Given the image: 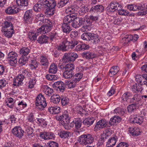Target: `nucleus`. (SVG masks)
Wrapping results in <instances>:
<instances>
[{"label": "nucleus", "mask_w": 147, "mask_h": 147, "mask_svg": "<svg viewBox=\"0 0 147 147\" xmlns=\"http://www.w3.org/2000/svg\"><path fill=\"white\" fill-rule=\"evenodd\" d=\"M145 115L143 114L135 115L131 117L130 121L132 123L141 124L145 121Z\"/></svg>", "instance_id": "obj_5"}, {"label": "nucleus", "mask_w": 147, "mask_h": 147, "mask_svg": "<svg viewBox=\"0 0 147 147\" xmlns=\"http://www.w3.org/2000/svg\"><path fill=\"white\" fill-rule=\"evenodd\" d=\"M121 119L120 117L118 116H115L111 118L109 123L111 125H116L120 122Z\"/></svg>", "instance_id": "obj_31"}, {"label": "nucleus", "mask_w": 147, "mask_h": 147, "mask_svg": "<svg viewBox=\"0 0 147 147\" xmlns=\"http://www.w3.org/2000/svg\"><path fill=\"white\" fill-rule=\"evenodd\" d=\"M82 56L86 59H90L94 58L96 56V55L93 53L89 52L83 53Z\"/></svg>", "instance_id": "obj_41"}, {"label": "nucleus", "mask_w": 147, "mask_h": 147, "mask_svg": "<svg viewBox=\"0 0 147 147\" xmlns=\"http://www.w3.org/2000/svg\"><path fill=\"white\" fill-rule=\"evenodd\" d=\"M66 84L69 89H71L74 88L76 86V84L73 81L72 79L71 81H67L66 82Z\"/></svg>", "instance_id": "obj_60"}, {"label": "nucleus", "mask_w": 147, "mask_h": 147, "mask_svg": "<svg viewBox=\"0 0 147 147\" xmlns=\"http://www.w3.org/2000/svg\"><path fill=\"white\" fill-rule=\"evenodd\" d=\"M13 99L11 98H8L6 102V105L10 108H13Z\"/></svg>", "instance_id": "obj_57"}, {"label": "nucleus", "mask_w": 147, "mask_h": 147, "mask_svg": "<svg viewBox=\"0 0 147 147\" xmlns=\"http://www.w3.org/2000/svg\"><path fill=\"white\" fill-rule=\"evenodd\" d=\"M27 106L26 103L24 100L19 101L17 105L16 106V113H19L20 111L26 107Z\"/></svg>", "instance_id": "obj_18"}, {"label": "nucleus", "mask_w": 147, "mask_h": 147, "mask_svg": "<svg viewBox=\"0 0 147 147\" xmlns=\"http://www.w3.org/2000/svg\"><path fill=\"white\" fill-rule=\"evenodd\" d=\"M113 113L118 115H122L123 114L124 112L121 108L117 107L114 110Z\"/></svg>", "instance_id": "obj_59"}, {"label": "nucleus", "mask_w": 147, "mask_h": 147, "mask_svg": "<svg viewBox=\"0 0 147 147\" xmlns=\"http://www.w3.org/2000/svg\"><path fill=\"white\" fill-rule=\"evenodd\" d=\"M21 74L19 75H22L24 78H29L31 76L30 72L28 69H22L21 71Z\"/></svg>", "instance_id": "obj_37"}, {"label": "nucleus", "mask_w": 147, "mask_h": 147, "mask_svg": "<svg viewBox=\"0 0 147 147\" xmlns=\"http://www.w3.org/2000/svg\"><path fill=\"white\" fill-rule=\"evenodd\" d=\"M144 78V77L143 74V76L141 75H137L136 76L135 79L136 82L140 84H143L142 83V80Z\"/></svg>", "instance_id": "obj_64"}, {"label": "nucleus", "mask_w": 147, "mask_h": 147, "mask_svg": "<svg viewBox=\"0 0 147 147\" xmlns=\"http://www.w3.org/2000/svg\"><path fill=\"white\" fill-rule=\"evenodd\" d=\"M30 51V49L27 47H23L21 49L20 51V53L22 55H27Z\"/></svg>", "instance_id": "obj_53"}, {"label": "nucleus", "mask_w": 147, "mask_h": 147, "mask_svg": "<svg viewBox=\"0 0 147 147\" xmlns=\"http://www.w3.org/2000/svg\"><path fill=\"white\" fill-rule=\"evenodd\" d=\"M129 131L133 136H138L140 134V129L137 127L129 128Z\"/></svg>", "instance_id": "obj_30"}, {"label": "nucleus", "mask_w": 147, "mask_h": 147, "mask_svg": "<svg viewBox=\"0 0 147 147\" xmlns=\"http://www.w3.org/2000/svg\"><path fill=\"white\" fill-rule=\"evenodd\" d=\"M12 132L15 137L21 138L24 135V131L20 126H16L12 129Z\"/></svg>", "instance_id": "obj_9"}, {"label": "nucleus", "mask_w": 147, "mask_h": 147, "mask_svg": "<svg viewBox=\"0 0 147 147\" xmlns=\"http://www.w3.org/2000/svg\"><path fill=\"white\" fill-rule=\"evenodd\" d=\"M51 101L54 103H58L60 100L61 97L58 95H52L51 98Z\"/></svg>", "instance_id": "obj_43"}, {"label": "nucleus", "mask_w": 147, "mask_h": 147, "mask_svg": "<svg viewBox=\"0 0 147 147\" xmlns=\"http://www.w3.org/2000/svg\"><path fill=\"white\" fill-rule=\"evenodd\" d=\"M39 33H38V30H37V33L34 32H30L29 33L28 38L30 40H32L36 39L37 36L38 35Z\"/></svg>", "instance_id": "obj_56"}, {"label": "nucleus", "mask_w": 147, "mask_h": 147, "mask_svg": "<svg viewBox=\"0 0 147 147\" xmlns=\"http://www.w3.org/2000/svg\"><path fill=\"white\" fill-rule=\"evenodd\" d=\"M3 33V34L7 38H11L14 33V30L13 27H11V28L8 29H4L2 30Z\"/></svg>", "instance_id": "obj_25"}, {"label": "nucleus", "mask_w": 147, "mask_h": 147, "mask_svg": "<svg viewBox=\"0 0 147 147\" xmlns=\"http://www.w3.org/2000/svg\"><path fill=\"white\" fill-rule=\"evenodd\" d=\"M36 106L37 109L42 110L46 107L47 104L43 95L40 94L36 98Z\"/></svg>", "instance_id": "obj_1"}, {"label": "nucleus", "mask_w": 147, "mask_h": 147, "mask_svg": "<svg viewBox=\"0 0 147 147\" xmlns=\"http://www.w3.org/2000/svg\"><path fill=\"white\" fill-rule=\"evenodd\" d=\"M38 65V63L35 60L32 61L31 63L29 64V66L32 70L36 68Z\"/></svg>", "instance_id": "obj_58"}, {"label": "nucleus", "mask_w": 147, "mask_h": 147, "mask_svg": "<svg viewBox=\"0 0 147 147\" xmlns=\"http://www.w3.org/2000/svg\"><path fill=\"white\" fill-rule=\"evenodd\" d=\"M57 65L53 63L50 65L49 69V72L50 73L55 74L57 72Z\"/></svg>", "instance_id": "obj_46"}, {"label": "nucleus", "mask_w": 147, "mask_h": 147, "mask_svg": "<svg viewBox=\"0 0 147 147\" xmlns=\"http://www.w3.org/2000/svg\"><path fill=\"white\" fill-rule=\"evenodd\" d=\"M54 87H55L57 88L60 92H63L65 88V86L64 83L62 81H57L54 83L53 84Z\"/></svg>", "instance_id": "obj_20"}, {"label": "nucleus", "mask_w": 147, "mask_h": 147, "mask_svg": "<svg viewBox=\"0 0 147 147\" xmlns=\"http://www.w3.org/2000/svg\"><path fill=\"white\" fill-rule=\"evenodd\" d=\"M83 76V74L81 73H78L73 75L72 80L76 84L81 79Z\"/></svg>", "instance_id": "obj_32"}, {"label": "nucleus", "mask_w": 147, "mask_h": 147, "mask_svg": "<svg viewBox=\"0 0 147 147\" xmlns=\"http://www.w3.org/2000/svg\"><path fill=\"white\" fill-rule=\"evenodd\" d=\"M67 38H65L62 39V43L60 44L58 47V49L63 51H65L68 50L67 46H66V43L67 42Z\"/></svg>", "instance_id": "obj_28"}, {"label": "nucleus", "mask_w": 147, "mask_h": 147, "mask_svg": "<svg viewBox=\"0 0 147 147\" xmlns=\"http://www.w3.org/2000/svg\"><path fill=\"white\" fill-rule=\"evenodd\" d=\"M44 24L47 23L45 26H42L38 29V32L39 34H45L49 32L53 26V23L50 20L45 19L44 21Z\"/></svg>", "instance_id": "obj_2"}, {"label": "nucleus", "mask_w": 147, "mask_h": 147, "mask_svg": "<svg viewBox=\"0 0 147 147\" xmlns=\"http://www.w3.org/2000/svg\"><path fill=\"white\" fill-rule=\"evenodd\" d=\"M111 133V130L110 129H107L104 130L102 134L101 135L100 139L99 140V143L100 142V140L101 141L99 145H100L102 144L104 142V138L106 139L109 136H110Z\"/></svg>", "instance_id": "obj_13"}, {"label": "nucleus", "mask_w": 147, "mask_h": 147, "mask_svg": "<svg viewBox=\"0 0 147 147\" xmlns=\"http://www.w3.org/2000/svg\"><path fill=\"white\" fill-rule=\"evenodd\" d=\"M36 81L35 78H30L29 80L27 86L28 88H34L36 84Z\"/></svg>", "instance_id": "obj_48"}, {"label": "nucleus", "mask_w": 147, "mask_h": 147, "mask_svg": "<svg viewBox=\"0 0 147 147\" xmlns=\"http://www.w3.org/2000/svg\"><path fill=\"white\" fill-rule=\"evenodd\" d=\"M42 88L43 89V91L46 95L50 96L53 94V89L50 88L48 86L46 85H42Z\"/></svg>", "instance_id": "obj_21"}, {"label": "nucleus", "mask_w": 147, "mask_h": 147, "mask_svg": "<svg viewBox=\"0 0 147 147\" xmlns=\"http://www.w3.org/2000/svg\"><path fill=\"white\" fill-rule=\"evenodd\" d=\"M74 66L73 64L69 63L66 65L64 67L65 70L72 72L74 69Z\"/></svg>", "instance_id": "obj_51"}, {"label": "nucleus", "mask_w": 147, "mask_h": 147, "mask_svg": "<svg viewBox=\"0 0 147 147\" xmlns=\"http://www.w3.org/2000/svg\"><path fill=\"white\" fill-rule=\"evenodd\" d=\"M91 35L90 40H93L94 44H97L100 42V37L99 36L93 33H91Z\"/></svg>", "instance_id": "obj_40"}, {"label": "nucleus", "mask_w": 147, "mask_h": 147, "mask_svg": "<svg viewBox=\"0 0 147 147\" xmlns=\"http://www.w3.org/2000/svg\"><path fill=\"white\" fill-rule=\"evenodd\" d=\"M98 17L96 16H93L92 15L86 16L84 19V22L87 25H90L93 21L98 20Z\"/></svg>", "instance_id": "obj_12"}, {"label": "nucleus", "mask_w": 147, "mask_h": 147, "mask_svg": "<svg viewBox=\"0 0 147 147\" xmlns=\"http://www.w3.org/2000/svg\"><path fill=\"white\" fill-rule=\"evenodd\" d=\"M18 57V55L16 52L12 51L9 52L7 55V59L11 66H15L17 64Z\"/></svg>", "instance_id": "obj_4"}, {"label": "nucleus", "mask_w": 147, "mask_h": 147, "mask_svg": "<svg viewBox=\"0 0 147 147\" xmlns=\"http://www.w3.org/2000/svg\"><path fill=\"white\" fill-rule=\"evenodd\" d=\"M63 116L65 122L64 123V125H68L69 123L70 116L69 115V112L67 110H65L63 112L62 115Z\"/></svg>", "instance_id": "obj_34"}, {"label": "nucleus", "mask_w": 147, "mask_h": 147, "mask_svg": "<svg viewBox=\"0 0 147 147\" xmlns=\"http://www.w3.org/2000/svg\"><path fill=\"white\" fill-rule=\"evenodd\" d=\"M131 93L129 92L125 93L121 97V102H128L129 99L132 96Z\"/></svg>", "instance_id": "obj_29"}, {"label": "nucleus", "mask_w": 147, "mask_h": 147, "mask_svg": "<svg viewBox=\"0 0 147 147\" xmlns=\"http://www.w3.org/2000/svg\"><path fill=\"white\" fill-rule=\"evenodd\" d=\"M48 40V38L45 35H42L39 37L37 41L40 44H43L47 42Z\"/></svg>", "instance_id": "obj_47"}, {"label": "nucleus", "mask_w": 147, "mask_h": 147, "mask_svg": "<svg viewBox=\"0 0 147 147\" xmlns=\"http://www.w3.org/2000/svg\"><path fill=\"white\" fill-rule=\"evenodd\" d=\"M84 111V110L82 109V106L78 105L75 108V111L78 114H81Z\"/></svg>", "instance_id": "obj_63"}, {"label": "nucleus", "mask_w": 147, "mask_h": 147, "mask_svg": "<svg viewBox=\"0 0 147 147\" xmlns=\"http://www.w3.org/2000/svg\"><path fill=\"white\" fill-rule=\"evenodd\" d=\"M45 16L41 13H38L35 16V20L37 21H40L39 24H44V21L45 20L44 19Z\"/></svg>", "instance_id": "obj_36"}, {"label": "nucleus", "mask_w": 147, "mask_h": 147, "mask_svg": "<svg viewBox=\"0 0 147 147\" xmlns=\"http://www.w3.org/2000/svg\"><path fill=\"white\" fill-rule=\"evenodd\" d=\"M40 65L43 66H47L49 64V62L47 56L44 55H41L39 59Z\"/></svg>", "instance_id": "obj_19"}, {"label": "nucleus", "mask_w": 147, "mask_h": 147, "mask_svg": "<svg viewBox=\"0 0 147 147\" xmlns=\"http://www.w3.org/2000/svg\"><path fill=\"white\" fill-rule=\"evenodd\" d=\"M133 39L132 35H126L121 40V42L124 45H126L129 42L133 40Z\"/></svg>", "instance_id": "obj_24"}, {"label": "nucleus", "mask_w": 147, "mask_h": 147, "mask_svg": "<svg viewBox=\"0 0 147 147\" xmlns=\"http://www.w3.org/2000/svg\"><path fill=\"white\" fill-rule=\"evenodd\" d=\"M70 134L71 133L70 132L64 131H61L60 133L59 134V136L61 138L63 139L68 138Z\"/></svg>", "instance_id": "obj_45"}, {"label": "nucleus", "mask_w": 147, "mask_h": 147, "mask_svg": "<svg viewBox=\"0 0 147 147\" xmlns=\"http://www.w3.org/2000/svg\"><path fill=\"white\" fill-rule=\"evenodd\" d=\"M33 11L32 10L26 11L23 16V20L25 22L30 23L32 21Z\"/></svg>", "instance_id": "obj_10"}, {"label": "nucleus", "mask_w": 147, "mask_h": 147, "mask_svg": "<svg viewBox=\"0 0 147 147\" xmlns=\"http://www.w3.org/2000/svg\"><path fill=\"white\" fill-rule=\"evenodd\" d=\"M36 120L37 121L36 122L38 123L43 127H45L47 125V123L46 121L43 118H37Z\"/></svg>", "instance_id": "obj_49"}, {"label": "nucleus", "mask_w": 147, "mask_h": 147, "mask_svg": "<svg viewBox=\"0 0 147 147\" xmlns=\"http://www.w3.org/2000/svg\"><path fill=\"white\" fill-rule=\"evenodd\" d=\"M78 57L76 53H70L65 54L63 56V61L65 62H67L69 61H74Z\"/></svg>", "instance_id": "obj_8"}, {"label": "nucleus", "mask_w": 147, "mask_h": 147, "mask_svg": "<svg viewBox=\"0 0 147 147\" xmlns=\"http://www.w3.org/2000/svg\"><path fill=\"white\" fill-rule=\"evenodd\" d=\"M83 24H84L83 18H77L76 17L75 19L71 23V25L73 27L76 28L79 27Z\"/></svg>", "instance_id": "obj_17"}, {"label": "nucleus", "mask_w": 147, "mask_h": 147, "mask_svg": "<svg viewBox=\"0 0 147 147\" xmlns=\"http://www.w3.org/2000/svg\"><path fill=\"white\" fill-rule=\"evenodd\" d=\"M24 80V76L22 75H18L13 80V85L16 86H21L23 84Z\"/></svg>", "instance_id": "obj_15"}, {"label": "nucleus", "mask_w": 147, "mask_h": 147, "mask_svg": "<svg viewBox=\"0 0 147 147\" xmlns=\"http://www.w3.org/2000/svg\"><path fill=\"white\" fill-rule=\"evenodd\" d=\"M45 4L49 7L45 12L47 15L51 16L54 13V8L56 5V3L54 0H46Z\"/></svg>", "instance_id": "obj_7"}, {"label": "nucleus", "mask_w": 147, "mask_h": 147, "mask_svg": "<svg viewBox=\"0 0 147 147\" xmlns=\"http://www.w3.org/2000/svg\"><path fill=\"white\" fill-rule=\"evenodd\" d=\"M119 70V68L117 66H113L110 69L109 74L110 76L112 77L113 76L116 74Z\"/></svg>", "instance_id": "obj_33"}, {"label": "nucleus", "mask_w": 147, "mask_h": 147, "mask_svg": "<svg viewBox=\"0 0 147 147\" xmlns=\"http://www.w3.org/2000/svg\"><path fill=\"white\" fill-rule=\"evenodd\" d=\"M40 136L41 138L45 140H50L54 138L55 135L51 132H41L40 134Z\"/></svg>", "instance_id": "obj_14"}, {"label": "nucleus", "mask_w": 147, "mask_h": 147, "mask_svg": "<svg viewBox=\"0 0 147 147\" xmlns=\"http://www.w3.org/2000/svg\"><path fill=\"white\" fill-rule=\"evenodd\" d=\"M90 33H84L81 36V38L83 40H90Z\"/></svg>", "instance_id": "obj_54"}, {"label": "nucleus", "mask_w": 147, "mask_h": 147, "mask_svg": "<svg viewBox=\"0 0 147 147\" xmlns=\"http://www.w3.org/2000/svg\"><path fill=\"white\" fill-rule=\"evenodd\" d=\"M107 121L105 119H101L98 121L95 125V129L96 130L103 128L106 126Z\"/></svg>", "instance_id": "obj_16"}, {"label": "nucleus", "mask_w": 147, "mask_h": 147, "mask_svg": "<svg viewBox=\"0 0 147 147\" xmlns=\"http://www.w3.org/2000/svg\"><path fill=\"white\" fill-rule=\"evenodd\" d=\"M28 59L26 57L22 56L19 59V63L21 65H25L28 62Z\"/></svg>", "instance_id": "obj_50"}, {"label": "nucleus", "mask_w": 147, "mask_h": 147, "mask_svg": "<svg viewBox=\"0 0 147 147\" xmlns=\"http://www.w3.org/2000/svg\"><path fill=\"white\" fill-rule=\"evenodd\" d=\"M17 5L19 6L26 7L28 5V0H16Z\"/></svg>", "instance_id": "obj_38"}, {"label": "nucleus", "mask_w": 147, "mask_h": 147, "mask_svg": "<svg viewBox=\"0 0 147 147\" xmlns=\"http://www.w3.org/2000/svg\"><path fill=\"white\" fill-rule=\"evenodd\" d=\"M61 27L63 32L66 33H69L71 30V29L69 24H66V23H63Z\"/></svg>", "instance_id": "obj_39"}, {"label": "nucleus", "mask_w": 147, "mask_h": 147, "mask_svg": "<svg viewBox=\"0 0 147 147\" xmlns=\"http://www.w3.org/2000/svg\"><path fill=\"white\" fill-rule=\"evenodd\" d=\"M76 16L73 15H68L65 16L63 19L64 23L68 24L71 22H73L75 19Z\"/></svg>", "instance_id": "obj_26"}, {"label": "nucleus", "mask_w": 147, "mask_h": 147, "mask_svg": "<svg viewBox=\"0 0 147 147\" xmlns=\"http://www.w3.org/2000/svg\"><path fill=\"white\" fill-rule=\"evenodd\" d=\"M72 72L65 70L63 73L64 78L67 79H70L72 77Z\"/></svg>", "instance_id": "obj_61"}, {"label": "nucleus", "mask_w": 147, "mask_h": 147, "mask_svg": "<svg viewBox=\"0 0 147 147\" xmlns=\"http://www.w3.org/2000/svg\"><path fill=\"white\" fill-rule=\"evenodd\" d=\"M27 132V136L29 139H32L34 136L33 133V129L32 128L28 127L26 129Z\"/></svg>", "instance_id": "obj_42"}, {"label": "nucleus", "mask_w": 147, "mask_h": 147, "mask_svg": "<svg viewBox=\"0 0 147 147\" xmlns=\"http://www.w3.org/2000/svg\"><path fill=\"white\" fill-rule=\"evenodd\" d=\"M42 4L39 2L36 3L33 7V9L36 12H38L41 11L42 8Z\"/></svg>", "instance_id": "obj_52"}, {"label": "nucleus", "mask_w": 147, "mask_h": 147, "mask_svg": "<svg viewBox=\"0 0 147 147\" xmlns=\"http://www.w3.org/2000/svg\"><path fill=\"white\" fill-rule=\"evenodd\" d=\"M49 111L52 114H58L61 112V109L59 107H50L48 108Z\"/></svg>", "instance_id": "obj_27"}, {"label": "nucleus", "mask_w": 147, "mask_h": 147, "mask_svg": "<svg viewBox=\"0 0 147 147\" xmlns=\"http://www.w3.org/2000/svg\"><path fill=\"white\" fill-rule=\"evenodd\" d=\"M127 9L130 11H135L137 9L142 10L143 7L140 4H130L127 6Z\"/></svg>", "instance_id": "obj_23"}, {"label": "nucleus", "mask_w": 147, "mask_h": 147, "mask_svg": "<svg viewBox=\"0 0 147 147\" xmlns=\"http://www.w3.org/2000/svg\"><path fill=\"white\" fill-rule=\"evenodd\" d=\"M82 123V120L80 119H75L72 122L69 123L68 125H64V127L65 129H69L75 126V128L78 129L81 127Z\"/></svg>", "instance_id": "obj_6"}, {"label": "nucleus", "mask_w": 147, "mask_h": 147, "mask_svg": "<svg viewBox=\"0 0 147 147\" xmlns=\"http://www.w3.org/2000/svg\"><path fill=\"white\" fill-rule=\"evenodd\" d=\"M67 42L66 43V46H67L68 47V49L71 48L73 49L78 43V42L76 40H71V42H69L67 38Z\"/></svg>", "instance_id": "obj_35"}, {"label": "nucleus", "mask_w": 147, "mask_h": 147, "mask_svg": "<svg viewBox=\"0 0 147 147\" xmlns=\"http://www.w3.org/2000/svg\"><path fill=\"white\" fill-rule=\"evenodd\" d=\"M93 141V137L91 135L88 134L81 135L80 136L79 140L80 144L85 146L92 143Z\"/></svg>", "instance_id": "obj_3"}, {"label": "nucleus", "mask_w": 147, "mask_h": 147, "mask_svg": "<svg viewBox=\"0 0 147 147\" xmlns=\"http://www.w3.org/2000/svg\"><path fill=\"white\" fill-rule=\"evenodd\" d=\"M117 138L115 136H112L109 138L107 142V147H112L115 145L117 141Z\"/></svg>", "instance_id": "obj_22"}, {"label": "nucleus", "mask_w": 147, "mask_h": 147, "mask_svg": "<svg viewBox=\"0 0 147 147\" xmlns=\"http://www.w3.org/2000/svg\"><path fill=\"white\" fill-rule=\"evenodd\" d=\"M122 6L117 2H111L107 7L108 11L109 12H113L116 10H119L121 8Z\"/></svg>", "instance_id": "obj_11"}, {"label": "nucleus", "mask_w": 147, "mask_h": 147, "mask_svg": "<svg viewBox=\"0 0 147 147\" xmlns=\"http://www.w3.org/2000/svg\"><path fill=\"white\" fill-rule=\"evenodd\" d=\"M11 27H13L12 24L10 22L5 21L4 22V24L2 28V30H3L4 29L11 28Z\"/></svg>", "instance_id": "obj_55"}, {"label": "nucleus", "mask_w": 147, "mask_h": 147, "mask_svg": "<svg viewBox=\"0 0 147 147\" xmlns=\"http://www.w3.org/2000/svg\"><path fill=\"white\" fill-rule=\"evenodd\" d=\"M94 121V119L93 117H89L84 119L83 123L86 125H90L92 124Z\"/></svg>", "instance_id": "obj_44"}, {"label": "nucleus", "mask_w": 147, "mask_h": 147, "mask_svg": "<svg viewBox=\"0 0 147 147\" xmlns=\"http://www.w3.org/2000/svg\"><path fill=\"white\" fill-rule=\"evenodd\" d=\"M45 77L47 80L53 81L57 80V76H56L51 75L49 74L46 75Z\"/></svg>", "instance_id": "obj_62"}]
</instances>
